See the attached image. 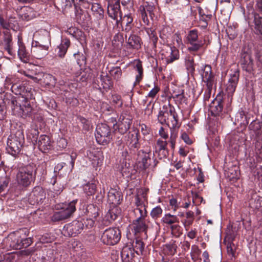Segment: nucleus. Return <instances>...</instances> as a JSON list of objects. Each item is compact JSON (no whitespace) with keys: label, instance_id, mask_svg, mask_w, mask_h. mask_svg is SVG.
Masks as SVG:
<instances>
[{"label":"nucleus","instance_id":"37998d69","mask_svg":"<svg viewBox=\"0 0 262 262\" xmlns=\"http://www.w3.org/2000/svg\"><path fill=\"white\" fill-rule=\"evenodd\" d=\"M132 246L134 252L138 255H140L142 254L144 251L145 244L142 239L136 238L135 241L133 242Z\"/></svg>","mask_w":262,"mask_h":262},{"label":"nucleus","instance_id":"0e129e2a","mask_svg":"<svg viewBox=\"0 0 262 262\" xmlns=\"http://www.w3.org/2000/svg\"><path fill=\"white\" fill-rule=\"evenodd\" d=\"M177 246L173 242L172 244H166L164 246V250L166 251L167 254L173 255L177 252Z\"/></svg>","mask_w":262,"mask_h":262},{"label":"nucleus","instance_id":"c756f323","mask_svg":"<svg viewBox=\"0 0 262 262\" xmlns=\"http://www.w3.org/2000/svg\"><path fill=\"white\" fill-rule=\"evenodd\" d=\"M139 132L137 130H133L129 132L127 135V143L130 148L138 149L140 147L139 142Z\"/></svg>","mask_w":262,"mask_h":262},{"label":"nucleus","instance_id":"7ed1b4c3","mask_svg":"<svg viewBox=\"0 0 262 262\" xmlns=\"http://www.w3.org/2000/svg\"><path fill=\"white\" fill-rule=\"evenodd\" d=\"M154 154L151 152L149 148L140 150L138 154L140 168L144 170L148 168L153 170L158 163V161L154 159Z\"/></svg>","mask_w":262,"mask_h":262},{"label":"nucleus","instance_id":"4c0bfd02","mask_svg":"<svg viewBox=\"0 0 262 262\" xmlns=\"http://www.w3.org/2000/svg\"><path fill=\"white\" fill-rule=\"evenodd\" d=\"M70 46V41L68 38L63 39L61 43L57 47V55L60 58H62L66 55L68 49Z\"/></svg>","mask_w":262,"mask_h":262},{"label":"nucleus","instance_id":"6ab92c4d","mask_svg":"<svg viewBox=\"0 0 262 262\" xmlns=\"http://www.w3.org/2000/svg\"><path fill=\"white\" fill-rule=\"evenodd\" d=\"M107 14L109 17L116 20V24L118 25L120 20L118 19V17H120L122 15V12L120 11V2H115L114 4H108Z\"/></svg>","mask_w":262,"mask_h":262},{"label":"nucleus","instance_id":"338daca9","mask_svg":"<svg viewBox=\"0 0 262 262\" xmlns=\"http://www.w3.org/2000/svg\"><path fill=\"white\" fill-rule=\"evenodd\" d=\"M188 42H196L198 40V32L197 30L193 29L189 31L187 35Z\"/></svg>","mask_w":262,"mask_h":262},{"label":"nucleus","instance_id":"1a4fd4ad","mask_svg":"<svg viewBox=\"0 0 262 262\" xmlns=\"http://www.w3.org/2000/svg\"><path fill=\"white\" fill-rule=\"evenodd\" d=\"M75 158L66 154L63 157L62 161L58 163L54 167V173L63 172L64 174L70 172L74 168Z\"/></svg>","mask_w":262,"mask_h":262},{"label":"nucleus","instance_id":"79ce46f5","mask_svg":"<svg viewBox=\"0 0 262 262\" xmlns=\"http://www.w3.org/2000/svg\"><path fill=\"white\" fill-rule=\"evenodd\" d=\"M124 134H121L117 131H114V137L111 138L113 140V144L115 147L119 148L123 146V138Z\"/></svg>","mask_w":262,"mask_h":262},{"label":"nucleus","instance_id":"864d4df0","mask_svg":"<svg viewBox=\"0 0 262 262\" xmlns=\"http://www.w3.org/2000/svg\"><path fill=\"white\" fill-rule=\"evenodd\" d=\"M162 222L168 225H172L175 223H179V219L177 216L170 213L165 214L162 219Z\"/></svg>","mask_w":262,"mask_h":262},{"label":"nucleus","instance_id":"2f4dec72","mask_svg":"<svg viewBox=\"0 0 262 262\" xmlns=\"http://www.w3.org/2000/svg\"><path fill=\"white\" fill-rule=\"evenodd\" d=\"M38 35V38L36 40L32 42V46L40 44H50V37L49 32L43 30L39 32L35 36Z\"/></svg>","mask_w":262,"mask_h":262},{"label":"nucleus","instance_id":"5701e85b","mask_svg":"<svg viewBox=\"0 0 262 262\" xmlns=\"http://www.w3.org/2000/svg\"><path fill=\"white\" fill-rule=\"evenodd\" d=\"M37 144L39 149L42 152H47L53 147L50 137L46 135L40 136Z\"/></svg>","mask_w":262,"mask_h":262},{"label":"nucleus","instance_id":"f3484780","mask_svg":"<svg viewBox=\"0 0 262 262\" xmlns=\"http://www.w3.org/2000/svg\"><path fill=\"white\" fill-rule=\"evenodd\" d=\"M239 76V72L238 70L231 71L228 83L226 84V91L228 94L232 95L235 92L238 82Z\"/></svg>","mask_w":262,"mask_h":262},{"label":"nucleus","instance_id":"393cba45","mask_svg":"<svg viewBox=\"0 0 262 262\" xmlns=\"http://www.w3.org/2000/svg\"><path fill=\"white\" fill-rule=\"evenodd\" d=\"M18 50L17 54L20 59L24 62H28L30 59V54L26 49V47L22 41L21 38L18 36Z\"/></svg>","mask_w":262,"mask_h":262},{"label":"nucleus","instance_id":"680f3d73","mask_svg":"<svg viewBox=\"0 0 262 262\" xmlns=\"http://www.w3.org/2000/svg\"><path fill=\"white\" fill-rule=\"evenodd\" d=\"M111 75L117 81L119 80L122 76V70L119 67H113L110 71Z\"/></svg>","mask_w":262,"mask_h":262},{"label":"nucleus","instance_id":"4d7b16f0","mask_svg":"<svg viewBox=\"0 0 262 262\" xmlns=\"http://www.w3.org/2000/svg\"><path fill=\"white\" fill-rule=\"evenodd\" d=\"M39 134L37 126H32L28 132V136L33 142H37Z\"/></svg>","mask_w":262,"mask_h":262},{"label":"nucleus","instance_id":"9b49d317","mask_svg":"<svg viewBox=\"0 0 262 262\" xmlns=\"http://www.w3.org/2000/svg\"><path fill=\"white\" fill-rule=\"evenodd\" d=\"M223 95L219 93L210 105V110L211 115H219L222 112H223V114H228L230 113L231 111L230 106L228 105L227 107L223 110Z\"/></svg>","mask_w":262,"mask_h":262},{"label":"nucleus","instance_id":"052dcab7","mask_svg":"<svg viewBox=\"0 0 262 262\" xmlns=\"http://www.w3.org/2000/svg\"><path fill=\"white\" fill-rule=\"evenodd\" d=\"M178 116H167V126H168L170 129L172 128L178 127Z\"/></svg>","mask_w":262,"mask_h":262},{"label":"nucleus","instance_id":"c03bdc74","mask_svg":"<svg viewBox=\"0 0 262 262\" xmlns=\"http://www.w3.org/2000/svg\"><path fill=\"white\" fill-rule=\"evenodd\" d=\"M91 10L94 13V15L99 19H101L104 16V10L98 3H92L91 4Z\"/></svg>","mask_w":262,"mask_h":262},{"label":"nucleus","instance_id":"ea45409f","mask_svg":"<svg viewBox=\"0 0 262 262\" xmlns=\"http://www.w3.org/2000/svg\"><path fill=\"white\" fill-rule=\"evenodd\" d=\"M148 200L147 195L143 192L141 195L138 194L135 195V205L136 208L147 206Z\"/></svg>","mask_w":262,"mask_h":262},{"label":"nucleus","instance_id":"4be33fe9","mask_svg":"<svg viewBox=\"0 0 262 262\" xmlns=\"http://www.w3.org/2000/svg\"><path fill=\"white\" fill-rule=\"evenodd\" d=\"M3 39L5 43V50L7 51L10 55L15 54L13 49L12 36L9 30H5L3 32Z\"/></svg>","mask_w":262,"mask_h":262},{"label":"nucleus","instance_id":"7c9ffc66","mask_svg":"<svg viewBox=\"0 0 262 262\" xmlns=\"http://www.w3.org/2000/svg\"><path fill=\"white\" fill-rule=\"evenodd\" d=\"M166 53L167 55L165 56V60L167 64L171 63L180 58L179 50L174 46L170 47Z\"/></svg>","mask_w":262,"mask_h":262},{"label":"nucleus","instance_id":"6e6552de","mask_svg":"<svg viewBox=\"0 0 262 262\" xmlns=\"http://www.w3.org/2000/svg\"><path fill=\"white\" fill-rule=\"evenodd\" d=\"M111 136L110 127L105 123L97 125L96 128L95 138L97 143L103 145L109 143Z\"/></svg>","mask_w":262,"mask_h":262},{"label":"nucleus","instance_id":"de8ad7c7","mask_svg":"<svg viewBox=\"0 0 262 262\" xmlns=\"http://www.w3.org/2000/svg\"><path fill=\"white\" fill-rule=\"evenodd\" d=\"M145 31L149 36L150 42L152 43L153 48H156L157 43L158 40L156 32L155 30L150 28H145Z\"/></svg>","mask_w":262,"mask_h":262},{"label":"nucleus","instance_id":"b1692460","mask_svg":"<svg viewBox=\"0 0 262 262\" xmlns=\"http://www.w3.org/2000/svg\"><path fill=\"white\" fill-rule=\"evenodd\" d=\"M126 43L127 49L138 50L141 48L142 40L139 36L132 34L126 40Z\"/></svg>","mask_w":262,"mask_h":262},{"label":"nucleus","instance_id":"f257e3e1","mask_svg":"<svg viewBox=\"0 0 262 262\" xmlns=\"http://www.w3.org/2000/svg\"><path fill=\"white\" fill-rule=\"evenodd\" d=\"M36 170V165L33 163L18 167L16 177L18 185L25 188L29 187L35 180Z\"/></svg>","mask_w":262,"mask_h":262},{"label":"nucleus","instance_id":"423d86ee","mask_svg":"<svg viewBox=\"0 0 262 262\" xmlns=\"http://www.w3.org/2000/svg\"><path fill=\"white\" fill-rule=\"evenodd\" d=\"M10 89L14 94L21 96L18 98L22 99V102H27L28 100L33 98L34 90L23 83H14L11 85Z\"/></svg>","mask_w":262,"mask_h":262},{"label":"nucleus","instance_id":"a878e982","mask_svg":"<svg viewBox=\"0 0 262 262\" xmlns=\"http://www.w3.org/2000/svg\"><path fill=\"white\" fill-rule=\"evenodd\" d=\"M7 243L10 248L20 249L19 229L10 234L7 238Z\"/></svg>","mask_w":262,"mask_h":262},{"label":"nucleus","instance_id":"20e7f679","mask_svg":"<svg viewBox=\"0 0 262 262\" xmlns=\"http://www.w3.org/2000/svg\"><path fill=\"white\" fill-rule=\"evenodd\" d=\"M9 108L13 115H28L32 111V107L29 100L27 102H22V99L11 95Z\"/></svg>","mask_w":262,"mask_h":262},{"label":"nucleus","instance_id":"13d9d810","mask_svg":"<svg viewBox=\"0 0 262 262\" xmlns=\"http://www.w3.org/2000/svg\"><path fill=\"white\" fill-rule=\"evenodd\" d=\"M249 205L253 209H260L262 208V198L257 196L254 199H252L250 201Z\"/></svg>","mask_w":262,"mask_h":262},{"label":"nucleus","instance_id":"aec40b11","mask_svg":"<svg viewBox=\"0 0 262 262\" xmlns=\"http://www.w3.org/2000/svg\"><path fill=\"white\" fill-rule=\"evenodd\" d=\"M155 9V7L154 5L147 2H145L144 5L140 6L139 11L141 15L142 20L145 25H148L149 24V20L147 14H145V10H147L149 16L152 18V15H154L153 11Z\"/></svg>","mask_w":262,"mask_h":262},{"label":"nucleus","instance_id":"f8f14e48","mask_svg":"<svg viewBox=\"0 0 262 262\" xmlns=\"http://www.w3.org/2000/svg\"><path fill=\"white\" fill-rule=\"evenodd\" d=\"M83 227L84 224L82 221L75 220L72 223L66 225L62 232L66 236H76L81 232Z\"/></svg>","mask_w":262,"mask_h":262},{"label":"nucleus","instance_id":"774afa93","mask_svg":"<svg viewBox=\"0 0 262 262\" xmlns=\"http://www.w3.org/2000/svg\"><path fill=\"white\" fill-rule=\"evenodd\" d=\"M162 212V209L159 206L154 208L151 210L150 215L153 219L157 220L161 216Z\"/></svg>","mask_w":262,"mask_h":262},{"label":"nucleus","instance_id":"e433bc0d","mask_svg":"<svg viewBox=\"0 0 262 262\" xmlns=\"http://www.w3.org/2000/svg\"><path fill=\"white\" fill-rule=\"evenodd\" d=\"M121 24L125 25V28L123 30L126 32H129L134 26L133 23V18L131 14H125L123 17L122 16L120 17Z\"/></svg>","mask_w":262,"mask_h":262},{"label":"nucleus","instance_id":"69168bd1","mask_svg":"<svg viewBox=\"0 0 262 262\" xmlns=\"http://www.w3.org/2000/svg\"><path fill=\"white\" fill-rule=\"evenodd\" d=\"M191 46L188 48V50L189 52H197L203 46L204 43L202 41L200 40L196 42H189Z\"/></svg>","mask_w":262,"mask_h":262},{"label":"nucleus","instance_id":"603ef678","mask_svg":"<svg viewBox=\"0 0 262 262\" xmlns=\"http://www.w3.org/2000/svg\"><path fill=\"white\" fill-rule=\"evenodd\" d=\"M96 189V185L94 183H88L83 186L84 192L88 196L94 195Z\"/></svg>","mask_w":262,"mask_h":262},{"label":"nucleus","instance_id":"bb28decb","mask_svg":"<svg viewBox=\"0 0 262 262\" xmlns=\"http://www.w3.org/2000/svg\"><path fill=\"white\" fill-rule=\"evenodd\" d=\"M122 262H132L135 256V252L132 245L124 246L121 252Z\"/></svg>","mask_w":262,"mask_h":262},{"label":"nucleus","instance_id":"412c9836","mask_svg":"<svg viewBox=\"0 0 262 262\" xmlns=\"http://www.w3.org/2000/svg\"><path fill=\"white\" fill-rule=\"evenodd\" d=\"M29 233V230L27 228L19 229L20 249L23 248H27L33 243L32 238L31 237H28Z\"/></svg>","mask_w":262,"mask_h":262},{"label":"nucleus","instance_id":"6e6d98bb","mask_svg":"<svg viewBox=\"0 0 262 262\" xmlns=\"http://www.w3.org/2000/svg\"><path fill=\"white\" fill-rule=\"evenodd\" d=\"M228 177L230 179H237L238 178L239 171L238 167L236 166H232L231 168H229L228 170L226 171Z\"/></svg>","mask_w":262,"mask_h":262},{"label":"nucleus","instance_id":"cd10ccee","mask_svg":"<svg viewBox=\"0 0 262 262\" xmlns=\"http://www.w3.org/2000/svg\"><path fill=\"white\" fill-rule=\"evenodd\" d=\"M122 200V196L119 191L113 189L108 191L107 201L112 206H118L121 203Z\"/></svg>","mask_w":262,"mask_h":262},{"label":"nucleus","instance_id":"bf43d9fd","mask_svg":"<svg viewBox=\"0 0 262 262\" xmlns=\"http://www.w3.org/2000/svg\"><path fill=\"white\" fill-rule=\"evenodd\" d=\"M172 31L170 27H164L160 31V37L164 41L169 38L171 35Z\"/></svg>","mask_w":262,"mask_h":262},{"label":"nucleus","instance_id":"09e8293b","mask_svg":"<svg viewBox=\"0 0 262 262\" xmlns=\"http://www.w3.org/2000/svg\"><path fill=\"white\" fill-rule=\"evenodd\" d=\"M56 82V78L51 74H45L43 77L42 83L49 88L54 86Z\"/></svg>","mask_w":262,"mask_h":262},{"label":"nucleus","instance_id":"a19ab883","mask_svg":"<svg viewBox=\"0 0 262 262\" xmlns=\"http://www.w3.org/2000/svg\"><path fill=\"white\" fill-rule=\"evenodd\" d=\"M252 172L254 182L262 188V166L256 167Z\"/></svg>","mask_w":262,"mask_h":262},{"label":"nucleus","instance_id":"4468645a","mask_svg":"<svg viewBox=\"0 0 262 262\" xmlns=\"http://www.w3.org/2000/svg\"><path fill=\"white\" fill-rule=\"evenodd\" d=\"M87 157L94 167L101 166L103 161L102 150L98 148H91L86 152Z\"/></svg>","mask_w":262,"mask_h":262},{"label":"nucleus","instance_id":"9d476101","mask_svg":"<svg viewBox=\"0 0 262 262\" xmlns=\"http://www.w3.org/2000/svg\"><path fill=\"white\" fill-rule=\"evenodd\" d=\"M46 193L42 187H34L27 197L28 202L32 205L41 204L46 199Z\"/></svg>","mask_w":262,"mask_h":262},{"label":"nucleus","instance_id":"ddd939ff","mask_svg":"<svg viewBox=\"0 0 262 262\" xmlns=\"http://www.w3.org/2000/svg\"><path fill=\"white\" fill-rule=\"evenodd\" d=\"M113 123L115 130L121 134H125L130 128L132 122V118L126 117L125 116H120L118 121L116 119L111 118Z\"/></svg>","mask_w":262,"mask_h":262},{"label":"nucleus","instance_id":"e2e57ef3","mask_svg":"<svg viewBox=\"0 0 262 262\" xmlns=\"http://www.w3.org/2000/svg\"><path fill=\"white\" fill-rule=\"evenodd\" d=\"M32 47L33 50L32 52H33L34 57L37 59H41L48 54V52L46 51L45 49L42 50L40 48L37 47Z\"/></svg>","mask_w":262,"mask_h":262},{"label":"nucleus","instance_id":"a18cd8bd","mask_svg":"<svg viewBox=\"0 0 262 262\" xmlns=\"http://www.w3.org/2000/svg\"><path fill=\"white\" fill-rule=\"evenodd\" d=\"M172 97L178 103H186L187 98L184 95V91L183 90H181L178 93L173 92L172 94Z\"/></svg>","mask_w":262,"mask_h":262},{"label":"nucleus","instance_id":"5fc2aeb1","mask_svg":"<svg viewBox=\"0 0 262 262\" xmlns=\"http://www.w3.org/2000/svg\"><path fill=\"white\" fill-rule=\"evenodd\" d=\"M135 69L138 72V74L136 75L135 84L139 83L142 80L143 75V69L142 68V62L139 60L136 66H135Z\"/></svg>","mask_w":262,"mask_h":262},{"label":"nucleus","instance_id":"8fccbe9b","mask_svg":"<svg viewBox=\"0 0 262 262\" xmlns=\"http://www.w3.org/2000/svg\"><path fill=\"white\" fill-rule=\"evenodd\" d=\"M185 66L189 73H193L194 72V62L193 57L189 55L186 56L185 58Z\"/></svg>","mask_w":262,"mask_h":262},{"label":"nucleus","instance_id":"39448f33","mask_svg":"<svg viewBox=\"0 0 262 262\" xmlns=\"http://www.w3.org/2000/svg\"><path fill=\"white\" fill-rule=\"evenodd\" d=\"M121 232L119 228L110 227L106 229L101 235V242L106 245L114 246L120 241Z\"/></svg>","mask_w":262,"mask_h":262},{"label":"nucleus","instance_id":"dca6fc26","mask_svg":"<svg viewBox=\"0 0 262 262\" xmlns=\"http://www.w3.org/2000/svg\"><path fill=\"white\" fill-rule=\"evenodd\" d=\"M247 20L249 25L254 24V29L257 34L262 35V15H260L257 12L253 10L249 14Z\"/></svg>","mask_w":262,"mask_h":262},{"label":"nucleus","instance_id":"f704fd0d","mask_svg":"<svg viewBox=\"0 0 262 262\" xmlns=\"http://www.w3.org/2000/svg\"><path fill=\"white\" fill-rule=\"evenodd\" d=\"M37 12L30 7H25L21 14H19L20 18L24 20L29 21L36 17Z\"/></svg>","mask_w":262,"mask_h":262},{"label":"nucleus","instance_id":"473e14b6","mask_svg":"<svg viewBox=\"0 0 262 262\" xmlns=\"http://www.w3.org/2000/svg\"><path fill=\"white\" fill-rule=\"evenodd\" d=\"M145 219L137 218L133 222V230L135 234L140 232L146 233L148 226L145 222Z\"/></svg>","mask_w":262,"mask_h":262},{"label":"nucleus","instance_id":"2eb2a0df","mask_svg":"<svg viewBox=\"0 0 262 262\" xmlns=\"http://www.w3.org/2000/svg\"><path fill=\"white\" fill-rule=\"evenodd\" d=\"M62 172L55 173L49 180V183L53 185V189L56 194H59L64 189V186L66 184V180L63 177H61Z\"/></svg>","mask_w":262,"mask_h":262},{"label":"nucleus","instance_id":"0eeeda50","mask_svg":"<svg viewBox=\"0 0 262 262\" xmlns=\"http://www.w3.org/2000/svg\"><path fill=\"white\" fill-rule=\"evenodd\" d=\"M77 202V200H75L68 204H65L60 211L55 212L53 214L51 218L52 221L58 222L70 217L76 210L75 205Z\"/></svg>","mask_w":262,"mask_h":262},{"label":"nucleus","instance_id":"a211bd4d","mask_svg":"<svg viewBox=\"0 0 262 262\" xmlns=\"http://www.w3.org/2000/svg\"><path fill=\"white\" fill-rule=\"evenodd\" d=\"M240 63L243 70L248 73H251L253 71V61L251 56L247 52L241 54Z\"/></svg>","mask_w":262,"mask_h":262},{"label":"nucleus","instance_id":"49530a36","mask_svg":"<svg viewBox=\"0 0 262 262\" xmlns=\"http://www.w3.org/2000/svg\"><path fill=\"white\" fill-rule=\"evenodd\" d=\"M11 95H4L0 97V113H2L7 108H9Z\"/></svg>","mask_w":262,"mask_h":262},{"label":"nucleus","instance_id":"3c124183","mask_svg":"<svg viewBox=\"0 0 262 262\" xmlns=\"http://www.w3.org/2000/svg\"><path fill=\"white\" fill-rule=\"evenodd\" d=\"M234 117L231 118L232 120H234V123L241 126H246L250 120V118H247V116H234Z\"/></svg>","mask_w":262,"mask_h":262},{"label":"nucleus","instance_id":"c85d7f7f","mask_svg":"<svg viewBox=\"0 0 262 262\" xmlns=\"http://www.w3.org/2000/svg\"><path fill=\"white\" fill-rule=\"evenodd\" d=\"M202 80L206 84H213L214 75L212 72L211 67L209 65H206L201 74Z\"/></svg>","mask_w":262,"mask_h":262},{"label":"nucleus","instance_id":"f03ea898","mask_svg":"<svg viewBox=\"0 0 262 262\" xmlns=\"http://www.w3.org/2000/svg\"><path fill=\"white\" fill-rule=\"evenodd\" d=\"M24 141V132L22 129H18L15 133H11L7 139L6 149L8 152L16 157L20 153Z\"/></svg>","mask_w":262,"mask_h":262},{"label":"nucleus","instance_id":"58836bf2","mask_svg":"<svg viewBox=\"0 0 262 262\" xmlns=\"http://www.w3.org/2000/svg\"><path fill=\"white\" fill-rule=\"evenodd\" d=\"M76 121L77 123H81L83 129L88 131L92 127V123L91 120L89 118H86L83 116H76Z\"/></svg>","mask_w":262,"mask_h":262},{"label":"nucleus","instance_id":"72a5a7b5","mask_svg":"<svg viewBox=\"0 0 262 262\" xmlns=\"http://www.w3.org/2000/svg\"><path fill=\"white\" fill-rule=\"evenodd\" d=\"M85 214L89 218L97 219L100 213L99 208L93 204H90L87 205Z\"/></svg>","mask_w":262,"mask_h":262},{"label":"nucleus","instance_id":"c9c22d12","mask_svg":"<svg viewBox=\"0 0 262 262\" xmlns=\"http://www.w3.org/2000/svg\"><path fill=\"white\" fill-rule=\"evenodd\" d=\"M121 210L118 206H112L106 214L110 222L114 221L121 215Z\"/></svg>","mask_w":262,"mask_h":262}]
</instances>
